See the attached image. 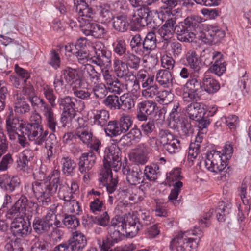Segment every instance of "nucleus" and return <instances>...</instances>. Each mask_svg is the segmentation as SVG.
I'll use <instances>...</instances> for the list:
<instances>
[{
    "instance_id": "c9c22d12",
    "label": "nucleus",
    "mask_w": 251,
    "mask_h": 251,
    "mask_svg": "<svg viewBox=\"0 0 251 251\" xmlns=\"http://www.w3.org/2000/svg\"><path fill=\"white\" fill-rule=\"evenodd\" d=\"M75 136L87 145H89L93 138V133L89 127H77L75 131Z\"/></svg>"
},
{
    "instance_id": "0eeeda50",
    "label": "nucleus",
    "mask_w": 251,
    "mask_h": 251,
    "mask_svg": "<svg viewBox=\"0 0 251 251\" xmlns=\"http://www.w3.org/2000/svg\"><path fill=\"white\" fill-rule=\"evenodd\" d=\"M103 166L105 170L112 169L117 172L122 165L121 151L118 146L112 145L105 150Z\"/></svg>"
},
{
    "instance_id": "e2e57ef3",
    "label": "nucleus",
    "mask_w": 251,
    "mask_h": 251,
    "mask_svg": "<svg viewBox=\"0 0 251 251\" xmlns=\"http://www.w3.org/2000/svg\"><path fill=\"white\" fill-rule=\"evenodd\" d=\"M125 133L126 132L132 125L131 117L128 115L122 116L118 121Z\"/></svg>"
},
{
    "instance_id": "7ed1b4c3",
    "label": "nucleus",
    "mask_w": 251,
    "mask_h": 251,
    "mask_svg": "<svg viewBox=\"0 0 251 251\" xmlns=\"http://www.w3.org/2000/svg\"><path fill=\"white\" fill-rule=\"evenodd\" d=\"M34 232L38 235H43L53 231L58 234L59 238L63 235V231L58 229L61 222L53 213H48L43 218L35 217L32 224Z\"/></svg>"
},
{
    "instance_id": "864d4df0",
    "label": "nucleus",
    "mask_w": 251,
    "mask_h": 251,
    "mask_svg": "<svg viewBox=\"0 0 251 251\" xmlns=\"http://www.w3.org/2000/svg\"><path fill=\"white\" fill-rule=\"evenodd\" d=\"M210 71L218 76L221 75L226 70V65L223 59H216L209 69Z\"/></svg>"
},
{
    "instance_id": "58836bf2",
    "label": "nucleus",
    "mask_w": 251,
    "mask_h": 251,
    "mask_svg": "<svg viewBox=\"0 0 251 251\" xmlns=\"http://www.w3.org/2000/svg\"><path fill=\"white\" fill-rule=\"evenodd\" d=\"M222 56L221 52L209 49L203 50L201 55V60L207 66L211 65L213 60L216 61V59H221Z\"/></svg>"
},
{
    "instance_id": "4468645a",
    "label": "nucleus",
    "mask_w": 251,
    "mask_h": 251,
    "mask_svg": "<svg viewBox=\"0 0 251 251\" xmlns=\"http://www.w3.org/2000/svg\"><path fill=\"white\" fill-rule=\"evenodd\" d=\"M108 230L112 242L117 243L122 240L125 237L124 222L123 218L115 217L112 219Z\"/></svg>"
},
{
    "instance_id": "412c9836",
    "label": "nucleus",
    "mask_w": 251,
    "mask_h": 251,
    "mask_svg": "<svg viewBox=\"0 0 251 251\" xmlns=\"http://www.w3.org/2000/svg\"><path fill=\"white\" fill-rule=\"evenodd\" d=\"M61 171L66 176L72 177L75 174L76 163L71 157L65 155L60 159Z\"/></svg>"
},
{
    "instance_id": "72a5a7b5",
    "label": "nucleus",
    "mask_w": 251,
    "mask_h": 251,
    "mask_svg": "<svg viewBox=\"0 0 251 251\" xmlns=\"http://www.w3.org/2000/svg\"><path fill=\"white\" fill-rule=\"evenodd\" d=\"M171 108V111L169 113L170 123L174 122L179 123L181 119H183L184 115L181 107L178 102L174 101L170 103Z\"/></svg>"
},
{
    "instance_id": "338daca9",
    "label": "nucleus",
    "mask_w": 251,
    "mask_h": 251,
    "mask_svg": "<svg viewBox=\"0 0 251 251\" xmlns=\"http://www.w3.org/2000/svg\"><path fill=\"white\" fill-rule=\"evenodd\" d=\"M180 169L177 168L171 171L169 175H167V178L170 182H172L173 183L177 182V181H181L182 179V176L180 175Z\"/></svg>"
},
{
    "instance_id": "e433bc0d",
    "label": "nucleus",
    "mask_w": 251,
    "mask_h": 251,
    "mask_svg": "<svg viewBox=\"0 0 251 251\" xmlns=\"http://www.w3.org/2000/svg\"><path fill=\"white\" fill-rule=\"evenodd\" d=\"M143 44L145 52L149 53L155 49L157 45L155 33L154 31L148 32L143 40Z\"/></svg>"
},
{
    "instance_id": "37998d69",
    "label": "nucleus",
    "mask_w": 251,
    "mask_h": 251,
    "mask_svg": "<svg viewBox=\"0 0 251 251\" xmlns=\"http://www.w3.org/2000/svg\"><path fill=\"white\" fill-rule=\"evenodd\" d=\"M143 40L139 34L134 35L130 42V46L132 50L137 54L145 53L143 44Z\"/></svg>"
},
{
    "instance_id": "cd10ccee",
    "label": "nucleus",
    "mask_w": 251,
    "mask_h": 251,
    "mask_svg": "<svg viewBox=\"0 0 251 251\" xmlns=\"http://www.w3.org/2000/svg\"><path fill=\"white\" fill-rule=\"evenodd\" d=\"M113 67L117 76L120 78L124 79L133 75V73L129 71L128 66L122 60L115 59L113 62Z\"/></svg>"
},
{
    "instance_id": "a211bd4d",
    "label": "nucleus",
    "mask_w": 251,
    "mask_h": 251,
    "mask_svg": "<svg viewBox=\"0 0 251 251\" xmlns=\"http://www.w3.org/2000/svg\"><path fill=\"white\" fill-rule=\"evenodd\" d=\"M23 125V124L20 123L19 119L14 115L12 111L6 115V129L10 140H14L16 134L19 132L21 133L20 128Z\"/></svg>"
},
{
    "instance_id": "b1692460",
    "label": "nucleus",
    "mask_w": 251,
    "mask_h": 251,
    "mask_svg": "<svg viewBox=\"0 0 251 251\" xmlns=\"http://www.w3.org/2000/svg\"><path fill=\"white\" fill-rule=\"evenodd\" d=\"M61 74L63 76L65 81L70 84H79L83 82L82 78L80 77L78 70L70 67H66L61 71Z\"/></svg>"
},
{
    "instance_id": "aec40b11",
    "label": "nucleus",
    "mask_w": 251,
    "mask_h": 251,
    "mask_svg": "<svg viewBox=\"0 0 251 251\" xmlns=\"http://www.w3.org/2000/svg\"><path fill=\"white\" fill-rule=\"evenodd\" d=\"M20 184V180L17 176L11 177L7 174L0 176V187L9 192H12L19 188Z\"/></svg>"
},
{
    "instance_id": "9b49d317",
    "label": "nucleus",
    "mask_w": 251,
    "mask_h": 251,
    "mask_svg": "<svg viewBox=\"0 0 251 251\" xmlns=\"http://www.w3.org/2000/svg\"><path fill=\"white\" fill-rule=\"evenodd\" d=\"M204 164L207 170L215 173L225 172L224 170L227 165V161L223 160L221 152L215 150L207 152Z\"/></svg>"
},
{
    "instance_id": "a18cd8bd",
    "label": "nucleus",
    "mask_w": 251,
    "mask_h": 251,
    "mask_svg": "<svg viewBox=\"0 0 251 251\" xmlns=\"http://www.w3.org/2000/svg\"><path fill=\"white\" fill-rule=\"evenodd\" d=\"M120 110L126 112L130 111L135 105L134 99L131 96L122 95L120 96Z\"/></svg>"
},
{
    "instance_id": "3c124183",
    "label": "nucleus",
    "mask_w": 251,
    "mask_h": 251,
    "mask_svg": "<svg viewBox=\"0 0 251 251\" xmlns=\"http://www.w3.org/2000/svg\"><path fill=\"white\" fill-rule=\"evenodd\" d=\"M120 97L115 95L107 96L104 100V104L111 110H120Z\"/></svg>"
},
{
    "instance_id": "473e14b6",
    "label": "nucleus",
    "mask_w": 251,
    "mask_h": 251,
    "mask_svg": "<svg viewBox=\"0 0 251 251\" xmlns=\"http://www.w3.org/2000/svg\"><path fill=\"white\" fill-rule=\"evenodd\" d=\"M200 74H194L186 83L184 88L190 91L201 94L202 90V80L200 78Z\"/></svg>"
},
{
    "instance_id": "49530a36",
    "label": "nucleus",
    "mask_w": 251,
    "mask_h": 251,
    "mask_svg": "<svg viewBox=\"0 0 251 251\" xmlns=\"http://www.w3.org/2000/svg\"><path fill=\"white\" fill-rule=\"evenodd\" d=\"M168 46H169L168 50L172 53L174 57L177 58L180 56L182 53V46L180 43L177 41L165 42L163 47V48H166Z\"/></svg>"
},
{
    "instance_id": "2eb2a0df",
    "label": "nucleus",
    "mask_w": 251,
    "mask_h": 251,
    "mask_svg": "<svg viewBox=\"0 0 251 251\" xmlns=\"http://www.w3.org/2000/svg\"><path fill=\"white\" fill-rule=\"evenodd\" d=\"M58 102L60 108H62L63 111H66L67 114H69L73 116L76 115V111L82 110L84 106L83 103L81 100L69 96L59 99Z\"/></svg>"
},
{
    "instance_id": "774afa93",
    "label": "nucleus",
    "mask_w": 251,
    "mask_h": 251,
    "mask_svg": "<svg viewBox=\"0 0 251 251\" xmlns=\"http://www.w3.org/2000/svg\"><path fill=\"white\" fill-rule=\"evenodd\" d=\"M48 63L55 69H57L60 66V57L59 54L54 50H52L50 51V57Z\"/></svg>"
},
{
    "instance_id": "ddd939ff",
    "label": "nucleus",
    "mask_w": 251,
    "mask_h": 251,
    "mask_svg": "<svg viewBox=\"0 0 251 251\" xmlns=\"http://www.w3.org/2000/svg\"><path fill=\"white\" fill-rule=\"evenodd\" d=\"M10 230L14 237L20 239L29 235L32 228L30 223H27L23 219L19 218H15L11 223Z\"/></svg>"
},
{
    "instance_id": "f3484780",
    "label": "nucleus",
    "mask_w": 251,
    "mask_h": 251,
    "mask_svg": "<svg viewBox=\"0 0 251 251\" xmlns=\"http://www.w3.org/2000/svg\"><path fill=\"white\" fill-rule=\"evenodd\" d=\"M97 157L93 151H88L81 154L78 159V170L81 174L89 172L96 163Z\"/></svg>"
},
{
    "instance_id": "4d7b16f0",
    "label": "nucleus",
    "mask_w": 251,
    "mask_h": 251,
    "mask_svg": "<svg viewBox=\"0 0 251 251\" xmlns=\"http://www.w3.org/2000/svg\"><path fill=\"white\" fill-rule=\"evenodd\" d=\"M95 84L92 90L95 97L99 99H103L108 93L106 87L102 83Z\"/></svg>"
},
{
    "instance_id": "f03ea898",
    "label": "nucleus",
    "mask_w": 251,
    "mask_h": 251,
    "mask_svg": "<svg viewBox=\"0 0 251 251\" xmlns=\"http://www.w3.org/2000/svg\"><path fill=\"white\" fill-rule=\"evenodd\" d=\"M202 19L197 15L188 16L178 23L176 29L177 39L181 42H191L198 39L207 45L216 44L224 37L225 31L216 26L211 25L201 31Z\"/></svg>"
},
{
    "instance_id": "13d9d810",
    "label": "nucleus",
    "mask_w": 251,
    "mask_h": 251,
    "mask_svg": "<svg viewBox=\"0 0 251 251\" xmlns=\"http://www.w3.org/2000/svg\"><path fill=\"white\" fill-rule=\"evenodd\" d=\"M179 123L174 124L173 126L176 127L180 126L181 130L183 135L188 136L192 131L191 123L185 117L183 118V119H181Z\"/></svg>"
},
{
    "instance_id": "0e129e2a",
    "label": "nucleus",
    "mask_w": 251,
    "mask_h": 251,
    "mask_svg": "<svg viewBox=\"0 0 251 251\" xmlns=\"http://www.w3.org/2000/svg\"><path fill=\"white\" fill-rule=\"evenodd\" d=\"M172 93L168 90L158 91L156 100L163 104H166L171 101Z\"/></svg>"
},
{
    "instance_id": "6e6552de",
    "label": "nucleus",
    "mask_w": 251,
    "mask_h": 251,
    "mask_svg": "<svg viewBox=\"0 0 251 251\" xmlns=\"http://www.w3.org/2000/svg\"><path fill=\"white\" fill-rule=\"evenodd\" d=\"M38 205L37 203L29 201L26 197L22 196L16 201L14 204L9 209L6 214L8 219L17 218L25 216L28 208H35L37 209Z\"/></svg>"
},
{
    "instance_id": "c85d7f7f",
    "label": "nucleus",
    "mask_w": 251,
    "mask_h": 251,
    "mask_svg": "<svg viewBox=\"0 0 251 251\" xmlns=\"http://www.w3.org/2000/svg\"><path fill=\"white\" fill-rule=\"evenodd\" d=\"M232 204L230 203H226L221 201L219 203L218 207L215 210L216 217L219 222H223L229 217L231 212Z\"/></svg>"
},
{
    "instance_id": "09e8293b",
    "label": "nucleus",
    "mask_w": 251,
    "mask_h": 251,
    "mask_svg": "<svg viewBox=\"0 0 251 251\" xmlns=\"http://www.w3.org/2000/svg\"><path fill=\"white\" fill-rule=\"evenodd\" d=\"M62 222L68 228L76 229L79 225V220L75 215H70L67 213L63 215Z\"/></svg>"
},
{
    "instance_id": "c03bdc74",
    "label": "nucleus",
    "mask_w": 251,
    "mask_h": 251,
    "mask_svg": "<svg viewBox=\"0 0 251 251\" xmlns=\"http://www.w3.org/2000/svg\"><path fill=\"white\" fill-rule=\"evenodd\" d=\"M172 185L174 188L171 191L170 194L168 196V199L174 206H176L179 203V201L176 200V199L183 186V183L181 181H177L173 183Z\"/></svg>"
},
{
    "instance_id": "4c0bfd02",
    "label": "nucleus",
    "mask_w": 251,
    "mask_h": 251,
    "mask_svg": "<svg viewBox=\"0 0 251 251\" xmlns=\"http://www.w3.org/2000/svg\"><path fill=\"white\" fill-rule=\"evenodd\" d=\"M123 87L126 91L132 94H136L140 89V85L137 77L133 74L124 79Z\"/></svg>"
},
{
    "instance_id": "2f4dec72",
    "label": "nucleus",
    "mask_w": 251,
    "mask_h": 251,
    "mask_svg": "<svg viewBox=\"0 0 251 251\" xmlns=\"http://www.w3.org/2000/svg\"><path fill=\"white\" fill-rule=\"evenodd\" d=\"M164 14L162 11L158 12L157 11H150L149 10L145 19L146 26L150 25L153 27L159 25L164 21Z\"/></svg>"
},
{
    "instance_id": "de8ad7c7",
    "label": "nucleus",
    "mask_w": 251,
    "mask_h": 251,
    "mask_svg": "<svg viewBox=\"0 0 251 251\" xmlns=\"http://www.w3.org/2000/svg\"><path fill=\"white\" fill-rule=\"evenodd\" d=\"M201 94L190 91L184 88L182 93V99L184 102L187 103H197L201 99Z\"/></svg>"
},
{
    "instance_id": "5fc2aeb1",
    "label": "nucleus",
    "mask_w": 251,
    "mask_h": 251,
    "mask_svg": "<svg viewBox=\"0 0 251 251\" xmlns=\"http://www.w3.org/2000/svg\"><path fill=\"white\" fill-rule=\"evenodd\" d=\"M99 11L100 16L102 22H109L114 18L107 5H100Z\"/></svg>"
},
{
    "instance_id": "f8f14e48",
    "label": "nucleus",
    "mask_w": 251,
    "mask_h": 251,
    "mask_svg": "<svg viewBox=\"0 0 251 251\" xmlns=\"http://www.w3.org/2000/svg\"><path fill=\"white\" fill-rule=\"evenodd\" d=\"M122 172L126 176V180L130 185H136L144 182V175L138 164L130 166L123 164Z\"/></svg>"
},
{
    "instance_id": "052dcab7",
    "label": "nucleus",
    "mask_w": 251,
    "mask_h": 251,
    "mask_svg": "<svg viewBox=\"0 0 251 251\" xmlns=\"http://www.w3.org/2000/svg\"><path fill=\"white\" fill-rule=\"evenodd\" d=\"M118 121L116 120L110 121L104 128L106 135L109 137H113L117 136Z\"/></svg>"
},
{
    "instance_id": "ea45409f",
    "label": "nucleus",
    "mask_w": 251,
    "mask_h": 251,
    "mask_svg": "<svg viewBox=\"0 0 251 251\" xmlns=\"http://www.w3.org/2000/svg\"><path fill=\"white\" fill-rule=\"evenodd\" d=\"M113 20V27L117 31L124 32L128 29L129 24L126 16L119 15L115 17Z\"/></svg>"
},
{
    "instance_id": "f257e3e1",
    "label": "nucleus",
    "mask_w": 251,
    "mask_h": 251,
    "mask_svg": "<svg viewBox=\"0 0 251 251\" xmlns=\"http://www.w3.org/2000/svg\"><path fill=\"white\" fill-rule=\"evenodd\" d=\"M31 189L34 196L39 202L44 206H47L51 201V196L58 194L59 199L64 201L65 209L74 215H80L82 210L78 201L70 200L69 196V188L63 184L60 179V171L54 169L42 181H35L32 183Z\"/></svg>"
},
{
    "instance_id": "393cba45",
    "label": "nucleus",
    "mask_w": 251,
    "mask_h": 251,
    "mask_svg": "<svg viewBox=\"0 0 251 251\" xmlns=\"http://www.w3.org/2000/svg\"><path fill=\"white\" fill-rule=\"evenodd\" d=\"M100 74L97 72L94 67L90 64L86 65L84 70L83 81H84L87 84L94 83V84L98 83L100 80Z\"/></svg>"
},
{
    "instance_id": "5701e85b",
    "label": "nucleus",
    "mask_w": 251,
    "mask_h": 251,
    "mask_svg": "<svg viewBox=\"0 0 251 251\" xmlns=\"http://www.w3.org/2000/svg\"><path fill=\"white\" fill-rule=\"evenodd\" d=\"M99 180L103 186H106L109 193H112L116 190L118 180L116 178L112 177L111 170H105L102 176L99 179Z\"/></svg>"
},
{
    "instance_id": "20e7f679",
    "label": "nucleus",
    "mask_w": 251,
    "mask_h": 251,
    "mask_svg": "<svg viewBox=\"0 0 251 251\" xmlns=\"http://www.w3.org/2000/svg\"><path fill=\"white\" fill-rule=\"evenodd\" d=\"M193 234L199 236L198 241L197 238H187L185 232L178 233L170 241V250L171 251H196L202 233L199 228L195 227Z\"/></svg>"
},
{
    "instance_id": "dca6fc26",
    "label": "nucleus",
    "mask_w": 251,
    "mask_h": 251,
    "mask_svg": "<svg viewBox=\"0 0 251 251\" xmlns=\"http://www.w3.org/2000/svg\"><path fill=\"white\" fill-rule=\"evenodd\" d=\"M157 103L152 100H144L137 105V118L139 121H147L148 117L155 114Z\"/></svg>"
},
{
    "instance_id": "6ab92c4d",
    "label": "nucleus",
    "mask_w": 251,
    "mask_h": 251,
    "mask_svg": "<svg viewBox=\"0 0 251 251\" xmlns=\"http://www.w3.org/2000/svg\"><path fill=\"white\" fill-rule=\"evenodd\" d=\"M204 106L202 103H191L186 107V111L190 119L198 120L205 114Z\"/></svg>"
},
{
    "instance_id": "39448f33",
    "label": "nucleus",
    "mask_w": 251,
    "mask_h": 251,
    "mask_svg": "<svg viewBox=\"0 0 251 251\" xmlns=\"http://www.w3.org/2000/svg\"><path fill=\"white\" fill-rule=\"evenodd\" d=\"M74 4L75 7V11L79 16L82 17V20L87 21L85 22V25H81V31L86 36H91L92 30L95 23L90 22L89 20L85 18H93L95 14V10L92 8L84 0H75Z\"/></svg>"
},
{
    "instance_id": "f704fd0d",
    "label": "nucleus",
    "mask_w": 251,
    "mask_h": 251,
    "mask_svg": "<svg viewBox=\"0 0 251 251\" xmlns=\"http://www.w3.org/2000/svg\"><path fill=\"white\" fill-rule=\"evenodd\" d=\"M109 113L108 111L104 109L97 110L94 112L93 123L95 125L103 127L107 126L109 119Z\"/></svg>"
},
{
    "instance_id": "a19ab883",
    "label": "nucleus",
    "mask_w": 251,
    "mask_h": 251,
    "mask_svg": "<svg viewBox=\"0 0 251 251\" xmlns=\"http://www.w3.org/2000/svg\"><path fill=\"white\" fill-rule=\"evenodd\" d=\"M137 78L138 81L142 83L143 88L150 87L151 85H153L154 82V75L149 74L144 70H140L138 71Z\"/></svg>"
},
{
    "instance_id": "4be33fe9",
    "label": "nucleus",
    "mask_w": 251,
    "mask_h": 251,
    "mask_svg": "<svg viewBox=\"0 0 251 251\" xmlns=\"http://www.w3.org/2000/svg\"><path fill=\"white\" fill-rule=\"evenodd\" d=\"M124 228L125 233L130 238L136 236L142 229L136 221V216L134 215L127 217L126 221L124 222Z\"/></svg>"
},
{
    "instance_id": "bb28decb",
    "label": "nucleus",
    "mask_w": 251,
    "mask_h": 251,
    "mask_svg": "<svg viewBox=\"0 0 251 251\" xmlns=\"http://www.w3.org/2000/svg\"><path fill=\"white\" fill-rule=\"evenodd\" d=\"M185 58L188 66L193 70L194 73L200 74L201 62L196 52L192 50H189L186 54Z\"/></svg>"
},
{
    "instance_id": "79ce46f5",
    "label": "nucleus",
    "mask_w": 251,
    "mask_h": 251,
    "mask_svg": "<svg viewBox=\"0 0 251 251\" xmlns=\"http://www.w3.org/2000/svg\"><path fill=\"white\" fill-rule=\"evenodd\" d=\"M124 62L129 68L137 70L140 67L141 58L133 53L127 52L123 56Z\"/></svg>"
},
{
    "instance_id": "bf43d9fd",
    "label": "nucleus",
    "mask_w": 251,
    "mask_h": 251,
    "mask_svg": "<svg viewBox=\"0 0 251 251\" xmlns=\"http://www.w3.org/2000/svg\"><path fill=\"white\" fill-rule=\"evenodd\" d=\"M136 221L138 225L141 226V228L153 222L148 212H141L139 214L138 217H136Z\"/></svg>"
},
{
    "instance_id": "7c9ffc66",
    "label": "nucleus",
    "mask_w": 251,
    "mask_h": 251,
    "mask_svg": "<svg viewBox=\"0 0 251 251\" xmlns=\"http://www.w3.org/2000/svg\"><path fill=\"white\" fill-rule=\"evenodd\" d=\"M33 155L30 151H24L17 161V168L23 172H26L29 168V163L33 159Z\"/></svg>"
},
{
    "instance_id": "c756f323",
    "label": "nucleus",
    "mask_w": 251,
    "mask_h": 251,
    "mask_svg": "<svg viewBox=\"0 0 251 251\" xmlns=\"http://www.w3.org/2000/svg\"><path fill=\"white\" fill-rule=\"evenodd\" d=\"M156 80L164 88L172 85L173 77L171 73L167 70H160L156 75Z\"/></svg>"
},
{
    "instance_id": "603ef678",
    "label": "nucleus",
    "mask_w": 251,
    "mask_h": 251,
    "mask_svg": "<svg viewBox=\"0 0 251 251\" xmlns=\"http://www.w3.org/2000/svg\"><path fill=\"white\" fill-rule=\"evenodd\" d=\"M43 92L46 99L52 107L54 108L56 106L55 100L56 97L54 93L53 89L48 85L44 86Z\"/></svg>"
},
{
    "instance_id": "6e6d98bb",
    "label": "nucleus",
    "mask_w": 251,
    "mask_h": 251,
    "mask_svg": "<svg viewBox=\"0 0 251 251\" xmlns=\"http://www.w3.org/2000/svg\"><path fill=\"white\" fill-rule=\"evenodd\" d=\"M46 120V125L52 132L55 133L56 131V126L57 125V122L54 112H51L44 115Z\"/></svg>"
},
{
    "instance_id": "8fccbe9b",
    "label": "nucleus",
    "mask_w": 251,
    "mask_h": 251,
    "mask_svg": "<svg viewBox=\"0 0 251 251\" xmlns=\"http://www.w3.org/2000/svg\"><path fill=\"white\" fill-rule=\"evenodd\" d=\"M113 51L119 56H122L126 54V44L125 39L123 37L118 38L113 43Z\"/></svg>"
},
{
    "instance_id": "423d86ee",
    "label": "nucleus",
    "mask_w": 251,
    "mask_h": 251,
    "mask_svg": "<svg viewBox=\"0 0 251 251\" xmlns=\"http://www.w3.org/2000/svg\"><path fill=\"white\" fill-rule=\"evenodd\" d=\"M92 47L95 53L94 55L91 58L92 63L100 68H107L110 67L111 54L104 43L101 41H96L92 43Z\"/></svg>"
},
{
    "instance_id": "9d476101",
    "label": "nucleus",
    "mask_w": 251,
    "mask_h": 251,
    "mask_svg": "<svg viewBox=\"0 0 251 251\" xmlns=\"http://www.w3.org/2000/svg\"><path fill=\"white\" fill-rule=\"evenodd\" d=\"M20 130L21 134L25 135L29 141H34V144L37 145H42L45 138L49 134L48 130H44L43 126L32 124H24Z\"/></svg>"
},
{
    "instance_id": "680f3d73",
    "label": "nucleus",
    "mask_w": 251,
    "mask_h": 251,
    "mask_svg": "<svg viewBox=\"0 0 251 251\" xmlns=\"http://www.w3.org/2000/svg\"><path fill=\"white\" fill-rule=\"evenodd\" d=\"M145 88H146L145 90L142 91V95L145 98H152L158 95V87L154 83H153V85H151L150 87H145Z\"/></svg>"
},
{
    "instance_id": "69168bd1",
    "label": "nucleus",
    "mask_w": 251,
    "mask_h": 251,
    "mask_svg": "<svg viewBox=\"0 0 251 251\" xmlns=\"http://www.w3.org/2000/svg\"><path fill=\"white\" fill-rule=\"evenodd\" d=\"M106 34V31L104 27L100 24L95 23L91 36H93L95 38H103Z\"/></svg>"
},
{
    "instance_id": "a878e982",
    "label": "nucleus",
    "mask_w": 251,
    "mask_h": 251,
    "mask_svg": "<svg viewBox=\"0 0 251 251\" xmlns=\"http://www.w3.org/2000/svg\"><path fill=\"white\" fill-rule=\"evenodd\" d=\"M202 88L209 94L217 92L220 88L219 83L211 75L204 74L202 79Z\"/></svg>"
},
{
    "instance_id": "1a4fd4ad",
    "label": "nucleus",
    "mask_w": 251,
    "mask_h": 251,
    "mask_svg": "<svg viewBox=\"0 0 251 251\" xmlns=\"http://www.w3.org/2000/svg\"><path fill=\"white\" fill-rule=\"evenodd\" d=\"M162 148L170 154L178 152L181 149L180 140L170 130L161 129L158 133Z\"/></svg>"
}]
</instances>
